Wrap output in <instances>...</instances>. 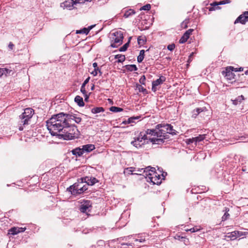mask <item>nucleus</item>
I'll return each mask as SVG.
<instances>
[{
  "label": "nucleus",
  "instance_id": "1",
  "mask_svg": "<svg viewBox=\"0 0 248 248\" xmlns=\"http://www.w3.org/2000/svg\"><path fill=\"white\" fill-rule=\"evenodd\" d=\"M66 125L67 124L63 113L53 116L46 122L47 128L51 135L57 136L59 139V135L61 134L65 125Z\"/></svg>",
  "mask_w": 248,
  "mask_h": 248
},
{
  "label": "nucleus",
  "instance_id": "2",
  "mask_svg": "<svg viewBox=\"0 0 248 248\" xmlns=\"http://www.w3.org/2000/svg\"><path fill=\"white\" fill-rule=\"evenodd\" d=\"M79 134V132L75 125L67 124L65 125L61 134L59 135L60 139L70 140L78 138Z\"/></svg>",
  "mask_w": 248,
  "mask_h": 248
},
{
  "label": "nucleus",
  "instance_id": "3",
  "mask_svg": "<svg viewBox=\"0 0 248 248\" xmlns=\"http://www.w3.org/2000/svg\"><path fill=\"white\" fill-rule=\"evenodd\" d=\"M144 172H145V177L148 182L156 185L161 184V178L155 171V168H151L150 166L146 167L145 168Z\"/></svg>",
  "mask_w": 248,
  "mask_h": 248
},
{
  "label": "nucleus",
  "instance_id": "4",
  "mask_svg": "<svg viewBox=\"0 0 248 248\" xmlns=\"http://www.w3.org/2000/svg\"><path fill=\"white\" fill-rule=\"evenodd\" d=\"M88 189V185L85 183L83 178L81 181H78L67 188V190L73 195L80 194Z\"/></svg>",
  "mask_w": 248,
  "mask_h": 248
},
{
  "label": "nucleus",
  "instance_id": "5",
  "mask_svg": "<svg viewBox=\"0 0 248 248\" xmlns=\"http://www.w3.org/2000/svg\"><path fill=\"white\" fill-rule=\"evenodd\" d=\"M110 46L112 47H117L120 46L123 41V33L121 31H115L110 34Z\"/></svg>",
  "mask_w": 248,
  "mask_h": 248
},
{
  "label": "nucleus",
  "instance_id": "6",
  "mask_svg": "<svg viewBox=\"0 0 248 248\" xmlns=\"http://www.w3.org/2000/svg\"><path fill=\"white\" fill-rule=\"evenodd\" d=\"M144 133L147 136V135H150L153 136V138H148V139L153 144H160L164 142L163 138H161L158 129L155 128L153 129H147Z\"/></svg>",
  "mask_w": 248,
  "mask_h": 248
},
{
  "label": "nucleus",
  "instance_id": "7",
  "mask_svg": "<svg viewBox=\"0 0 248 248\" xmlns=\"http://www.w3.org/2000/svg\"><path fill=\"white\" fill-rule=\"evenodd\" d=\"M34 110L31 108H26L24 109V112L20 115L19 117L21 123L23 124H28L29 120L31 119L33 114Z\"/></svg>",
  "mask_w": 248,
  "mask_h": 248
},
{
  "label": "nucleus",
  "instance_id": "8",
  "mask_svg": "<svg viewBox=\"0 0 248 248\" xmlns=\"http://www.w3.org/2000/svg\"><path fill=\"white\" fill-rule=\"evenodd\" d=\"M147 139L148 137L146 135V134L143 132H140L137 137L134 138V140L132 141L131 143L136 148H139L141 147V145L143 144L141 143V142L143 140Z\"/></svg>",
  "mask_w": 248,
  "mask_h": 248
},
{
  "label": "nucleus",
  "instance_id": "9",
  "mask_svg": "<svg viewBox=\"0 0 248 248\" xmlns=\"http://www.w3.org/2000/svg\"><path fill=\"white\" fill-rule=\"evenodd\" d=\"M64 116L66 118L67 124H73V122H75L77 124H79L81 121V118L78 117L77 114H69L64 113Z\"/></svg>",
  "mask_w": 248,
  "mask_h": 248
},
{
  "label": "nucleus",
  "instance_id": "10",
  "mask_svg": "<svg viewBox=\"0 0 248 248\" xmlns=\"http://www.w3.org/2000/svg\"><path fill=\"white\" fill-rule=\"evenodd\" d=\"M233 71L234 68L229 66L226 68L225 71H223L222 74L228 80H232L234 79L235 76L233 72Z\"/></svg>",
  "mask_w": 248,
  "mask_h": 248
},
{
  "label": "nucleus",
  "instance_id": "11",
  "mask_svg": "<svg viewBox=\"0 0 248 248\" xmlns=\"http://www.w3.org/2000/svg\"><path fill=\"white\" fill-rule=\"evenodd\" d=\"M92 207V203L91 201H85L81 202L80 211L81 212L83 213H86L87 214V213L90 211V208Z\"/></svg>",
  "mask_w": 248,
  "mask_h": 248
},
{
  "label": "nucleus",
  "instance_id": "12",
  "mask_svg": "<svg viewBox=\"0 0 248 248\" xmlns=\"http://www.w3.org/2000/svg\"><path fill=\"white\" fill-rule=\"evenodd\" d=\"M167 124H160L156 125V128L158 129L160 137L161 138H163V140L165 139L166 136L165 134L167 133L168 127L165 126Z\"/></svg>",
  "mask_w": 248,
  "mask_h": 248
},
{
  "label": "nucleus",
  "instance_id": "13",
  "mask_svg": "<svg viewBox=\"0 0 248 248\" xmlns=\"http://www.w3.org/2000/svg\"><path fill=\"white\" fill-rule=\"evenodd\" d=\"M247 22H248V11L244 12L240 15L235 20L234 24L240 22L242 24H245Z\"/></svg>",
  "mask_w": 248,
  "mask_h": 248
},
{
  "label": "nucleus",
  "instance_id": "14",
  "mask_svg": "<svg viewBox=\"0 0 248 248\" xmlns=\"http://www.w3.org/2000/svg\"><path fill=\"white\" fill-rule=\"evenodd\" d=\"M166 80V78L164 76H161L156 80L152 82V90L154 92H155L157 90L156 87L162 84Z\"/></svg>",
  "mask_w": 248,
  "mask_h": 248
},
{
  "label": "nucleus",
  "instance_id": "15",
  "mask_svg": "<svg viewBox=\"0 0 248 248\" xmlns=\"http://www.w3.org/2000/svg\"><path fill=\"white\" fill-rule=\"evenodd\" d=\"M74 5H76V3L74 0H66L61 4V6L63 8L71 10L74 8Z\"/></svg>",
  "mask_w": 248,
  "mask_h": 248
},
{
  "label": "nucleus",
  "instance_id": "16",
  "mask_svg": "<svg viewBox=\"0 0 248 248\" xmlns=\"http://www.w3.org/2000/svg\"><path fill=\"white\" fill-rule=\"evenodd\" d=\"M25 227H13L9 230V233L12 235H16L19 232H23L26 230Z\"/></svg>",
  "mask_w": 248,
  "mask_h": 248
},
{
  "label": "nucleus",
  "instance_id": "17",
  "mask_svg": "<svg viewBox=\"0 0 248 248\" xmlns=\"http://www.w3.org/2000/svg\"><path fill=\"white\" fill-rule=\"evenodd\" d=\"M83 180L85 183L88 185V186H93L98 182L97 180L94 177L90 178L89 177H86L85 178H83Z\"/></svg>",
  "mask_w": 248,
  "mask_h": 248
},
{
  "label": "nucleus",
  "instance_id": "18",
  "mask_svg": "<svg viewBox=\"0 0 248 248\" xmlns=\"http://www.w3.org/2000/svg\"><path fill=\"white\" fill-rule=\"evenodd\" d=\"M82 147L84 153H89L95 149L94 145L91 144L83 145Z\"/></svg>",
  "mask_w": 248,
  "mask_h": 248
},
{
  "label": "nucleus",
  "instance_id": "19",
  "mask_svg": "<svg viewBox=\"0 0 248 248\" xmlns=\"http://www.w3.org/2000/svg\"><path fill=\"white\" fill-rule=\"evenodd\" d=\"M72 153L73 155H75L76 156H80L84 154L83 150H82V147H78L72 151Z\"/></svg>",
  "mask_w": 248,
  "mask_h": 248
},
{
  "label": "nucleus",
  "instance_id": "20",
  "mask_svg": "<svg viewBox=\"0 0 248 248\" xmlns=\"http://www.w3.org/2000/svg\"><path fill=\"white\" fill-rule=\"evenodd\" d=\"M75 101L79 107H83L85 105L83 100V98L79 95H77L75 97Z\"/></svg>",
  "mask_w": 248,
  "mask_h": 248
},
{
  "label": "nucleus",
  "instance_id": "21",
  "mask_svg": "<svg viewBox=\"0 0 248 248\" xmlns=\"http://www.w3.org/2000/svg\"><path fill=\"white\" fill-rule=\"evenodd\" d=\"M235 231L229 232L227 235L225 236L226 239H230L232 240H233L236 239Z\"/></svg>",
  "mask_w": 248,
  "mask_h": 248
},
{
  "label": "nucleus",
  "instance_id": "22",
  "mask_svg": "<svg viewBox=\"0 0 248 248\" xmlns=\"http://www.w3.org/2000/svg\"><path fill=\"white\" fill-rule=\"evenodd\" d=\"M105 111L104 108L103 107H95L91 109L92 113L93 114H96L100 112H103Z\"/></svg>",
  "mask_w": 248,
  "mask_h": 248
},
{
  "label": "nucleus",
  "instance_id": "23",
  "mask_svg": "<svg viewBox=\"0 0 248 248\" xmlns=\"http://www.w3.org/2000/svg\"><path fill=\"white\" fill-rule=\"evenodd\" d=\"M165 126L166 127H168L167 133L170 134L172 135L177 134V132L176 131V130H175L174 129H173V126L172 125H171L170 124H169Z\"/></svg>",
  "mask_w": 248,
  "mask_h": 248
},
{
  "label": "nucleus",
  "instance_id": "24",
  "mask_svg": "<svg viewBox=\"0 0 248 248\" xmlns=\"http://www.w3.org/2000/svg\"><path fill=\"white\" fill-rule=\"evenodd\" d=\"M206 135H200L198 137H194L195 139V144L196 145L197 142H199L200 141H202L206 138Z\"/></svg>",
  "mask_w": 248,
  "mask_h": 248
},
{
  "label": "nucleus",
  "instance_id": "25",
  "mask_svg": "<svg viewBox=\"0 0 248 248\" xmlns=\"http://www.w3.org/2000/svg\"><path fill=\"white\" fill-rule=\"evenodd\" d=\"M135 12L133 9H130L128 10H126L124 15V17L125 18H127L130 16L133 15L135 14Z\"/></svg>",
  "mask_w": 248,
  "mask_h": 248
},
{
  "label": "nucleus",
  "instance_id": "26",
  "mask_svg": "<svg viewBox=\"0 0 248 248\" xmlns=\"http://www.w3.org/2000/svg\"><path fill=\"white\" fill-rule=\"evenodd\" d=\"M144 50H141L139 55L138 56L137 61L139 62H141L143 61L144 57Z\"/></svg>",
  "mask_w": 248,
  "mask_h": 248
},
{
  "label": "nucleus",
  "instance_id": "27",
  "mask_svg": "<svg viewBox=\"0 0 248 248\" xmlns=\"http://www.w3.org/2000/svg\"><path fill=\"white\" fill-rule=\"evenodd\" d=\"M115 58L118 59V62H122L125 60V56L121 54H118L115 56Z\"/></svg>",
  "mask_w": 248,
  "mask_h": 248
},
{
  "label": "nucleus",
  "instance_id": "28",
  "mask_svg": "<svg viewBox=\"0 0 248 248\" xmlns=\"http://www.w3.org/2000/svg\"><path fill=\"white\" fill-rule=\"evenodd\" d=\"M80 91L84 95L85 97V100H87L89 98V95L87 94V93L85 89V87L81 86L80 88Z\"/></svg>",
  "mask_w": 248,
  "mask_h": 248
},
{
  "label": "nucleus",
  "instance_id": "29",
  "mask_svg": "<svg viewBox=\"0 0 248 248\" xmlns=\"http://www.w3.org/2000/svg\"><path fill=\"white\" fill-rule=\"evenodd\" d=\"M136 171V168H127L124 170V173L128 174H134V172Z\"/></svg>",
  "mask_w": 248,
  "mask_h": 248
},
{
  "label": "nucleus",
  "instance_id": "30",
  "mask_svg": "<svg viewBox=\"0 0 248 248\" xmlns=\"http://www.w3.org/2000/svg\"><path fill=\"white\" fill-rule=\"evenodd\" d=\"M109 110L110 111L113 112H118L122 111L123 110V109L119 107L112 106L110 108Z\"/></svg>",
  "mask_w": 248,
  "mask_h": 248
},
{
  "label": "nucleus",
  "instance_id": "31",
  "mask_svg": "<svg viewBox=\"0 0 248 248\" xmlns=\"http://www.w3.org/2000/svg\"><path fill=\"white\" fill-rule=\"evenodd\" d=\"M126 69L128 71H131V72L137 71L138 69L136 65H134V64L127 65L126 66Z\"/></svg>",
  "mask_w": 248,
  "mask_h": 248
},
{
  "label": "nucleus",
  "instance_id": "32",
  "mask_svg": "<svg viewBox=\"0 0 248 248\" xmlns=\"http://www.w3.org/2000/svg\"><path fill=\"white\" fill-rule=\"evenodd\" d=\"M203 109L202 108H197L194 109L193 111L192 116L196 117L200 112H202Z\"/></svg>",
  "mask_w": 248,
  "mask_h": 248
},
{
  "label": "nucleus",
  "instance_id": "33",
  "mask_svg": "<svg viewBox=\"0 0 248 248\" xmlns=\"http://www.w3.org/2000/svg\"><path fill=\"white\" fill-rule=\"evenodd\" d=\"M130 40L128 41V42L125 43L124 46L121 47L119 49V51L121 52L125 51L127 50L128 47L129 46Z\"/></svg>",
  "mask_w": 248,
  "mask_h": 248
},
{
  "label": "nucleus",
  "instance_id": "34",
  "mask_svg": "<svg viewBox=\"0 0 248 248\" xmlns=\"http://www.w3.org/2000/svg\"><path fill=\"white\" fill-rule=\"evenodd\" d=\"M146 41V39L144 37L139 36L138 38V42L139 45H143Z\"/></svg>",
  "mask_w": 248,
  "mask_h": 248
},
{
  "label": "nucleus",
  "instance_id": "35",
  "mask_svg": "<svg viewBox=\"0 0 248 248\" xmlns=\"http://www.w3.org/2000/svg\"><path fill=\"white\" fill-rule=\"evenodd\" d=\"M144 169H138V170L136 169V171L134 172V174H141L145 176V172H144Z\"/></svg>",
  "mask_w": 248,
  "mask_h": 248
},
{
  "label": "nucleus",
  "instance_id": "36",
  "mask_svg": "<svg viewBox=\"0 0 248 248\" xmlns=\"http://www.w3.org/2000/svg\"><path fill=\"white\" fill-rule=\"evenodd\" d=\"M188 38H187V37L186 36V35H183L181 38H180V39L179 40V42L180 44H183V43H185L187 41V39Z\"/></svg>",
  "mask_w": 248,
  "mask_h": 248
},
{
  "label": "nucleus",
  "instance_id": "37",
  "mask_svg": "<svg viewBox=\"0 0 248 248\" xmlns=\"http://www.w3.org/2000/svg\"><path fill=\"white\" fill-rule=\"evenodd\" d=\"M89 33L87 28H84L82 30L77 31V33H82L87 34Z\"/></svg>",
  "mask_w": 248,
  "mask_h": 248
},
{
  "label": "nucleus",
  "instance_id": "38",
  "mask_svg": "<svg viewBox=\"0 0 248 248\" xmlns=\"http://www.w3.org/2000/svg\"><path fill=\"white\" fill-rule=\"evenodd\" d=\"M151 9V5L147 4L140 8V10L149 11Z\"/></svg>",
  "mask_w": 248,
  "mask_h": 248
},
{
  "label": "nucleus",
  "instance_id": "39",
  "mask_svg": "<svg viewBox=\"0 0 248 248\" xmlns=\"http://www.w3.org/2000/svg\"><path fill=\"white\" fill-rule=\"evenodd\" d=\"M235 232H236V238L239 237H240V236H245L246 234V232H240V231H235Z\"/></svg>",
  "mask_w": 248,
  "mask_h": 248
},
{
  "label": "nucleus",
  "instance_id": "40",
  "mask_svg": "<svg viewBox=\"0 0 248 248\" xmlns=\"http://www.w3.org/2000/svg\"><path fill=\"white\" fill-rule=\"evenodd\" d=\"M137 88L138 89L140 92L144 93L146 91V89H145L140 84L137 85Z\"/></svg>",
  "mask_w": 248,
  "mask_h": 248
},
{
  "label": "nucleus",
  "instance_id": "41",
  "mask_svg": "<svg viewBox=\"0 0 248 248\" xmlns=\"http://www.w3.org/2000/svg\"><path fill=\"white\" fill-rule=\"evenodd\" d=\"M189 22V19L185 20L181 24L182 27L186 29L187 27V24Z\"/></svg>",
  "mask_w": 248,
  "mask_h": 248
},
{
  "label": "nucleus",
  "instance_id": "42",
  "mask_svg": "<svg viewBox=\"0 0 248 248\" xmlns=\"http://www.w3.org/2000/svg\"><path fill=\"white\" fill-rule=\"evenodd\" d=\"M3 69L2 73H3V75L7 76V75H9L10 74V73L12 72V70H9L7 68H2Z\"/></svg>",
  "mask_w": 248,
  "mask_h": 248
},
{
  "label": "nucleus",
  "instance_id": "43",
  "mask_svg": "<svg viewBox=\"0 0 248 248\" xmlns=\"http://www.w3.org/2000/svg\"><path fill=\"white\" fill-rule=\"evenodd\" d=\"M98 71H99V72L100 73V74H102V72H101V71L100 70H99V68H95L94 69V70L91 73V74L93 76H96L97 75V72Z\"/></svg>",
  "mask_w": 248,
  "mask_h": 248
},
{
  "label": "nucleus",
  "instance_id": "44",
  "mask_svg": "<svg viewBox=\"0 0 248 248\" xmlns=\"http://www.w3.org/2000/svg\"><path fill=\"white\" fill-rule=\"evenodd\" d=\"M146 78L145 76H142L139 80L140 83L144 85L145 84Z\"/></svg>",
  "mask_w": 248,
  "mask_h": 248
},
{
  "label": "nucleus",
  "instance_id": "45",
  "mask_svg": "<svg viewBox=\"0 0 248 248\" xmlns=\"http://www.w3.org/2000/svg\"><path fill=\"white\" fill-rule=\"evenodd\" d=\"M193 142L195 143V139H194V138H192L191 139H187L186 141V143L187 144H191V143H192Z\"/></svg>",
  "mask_w": 248,
  "mask_h": 248
},
{
  "label": "nucleus",
  "instance_id": "46",
  "mask_svg": "<svg viewBox=\"0 0 248 248\" xmlns=\"http://www.w3.org/2000/svg\"><path fill=\"white\" fill-rule=\"evenodd\" d=\"M76 4L77 3H83L85 1H91V0H74Z\"/></svg>",
  "mask_w": 248,
  "mask_h": 248
},
{
  "label": "nucleus",
  "instance_id": "47",
  "mask_svg": "<svg viewBox=\"0 0 248 248\" xmlns=\"http://www.w3.org/2000/svg\"><path fill=\"white\" fill-rule=\"evenodd\" d=\"M167 48L169 50L172 51L175 48V45L174 44H170L168 46Z\"/></svg>",
  "mask_w": 248,
  "mask_h": 248
},
{
  "label": "nucleus",
  "instance_id": "48",
  "mask_svg": "<svg viewBox=\"0 0 248 248\" xmlns=\"http://www.w3.org/2000/svg\"><path fill=\"white\" fill-rule=\"evenodd\" d=\"M140 118V116H136V117H132L129 118L131 119V122L132 123H134L135 121L139 119Z\"/></svg>",
  "mask_w": 248,
  "mask_h": 248
},
{
  "label": "nucleus",
  "instance_id": "49",
  "mask_svg": "<svg viewBox=\"0 0 248 248\" xmlns=\"http://www.w3.org/2000/svg\"><path fill=\"white\" fill-rule=\"evenodd\" d=\"M89 80L90 77H88L84 80L81 86L85 87L86 85L89 82Z\"/></svg>",
  "mask_w": 248,
  "mask_h": 248
},
{
  "label": "nucleus",
  "instance_id": "50",
  "mask_svg": "<svg viewBox=\"0 0 248 248\" xmlns=\"http://www.w3.org/2000/svg\"><path fill=\"white\" fill-rule=\"evenodd\" d=\"M236 99L238 100V101L239 102V103H241V101L244 99V97L243 95H242L239 96Z\"/></svg>",
  "mask_w": 248,
  "mask_h": 248
},
{
  "label": "nucleus",
  "instance_id": "51",
  "mask_svg": "<svg viewBox=\"0 0 248 248\" xmlns=\"http://www.w3.org/2000/svg\"><path fill=\"white\" fill-rule=\"evenodd\" d=\"M231 1L230 0H223L220 2V4H224L226 3H230Z\"/></svg>",
  "mask_w": 248,
  "mask_h": 248
},
{
  "label": "nucleus",
  "instance_id": "52",
  "mask_svg": "<svg viewBox=\"0 0 248 248\" xmlns=\"http://www.w3.org/2000/svg\"><path fill=\"white\" fill-rule=\"evenodd\" d=\"M198 230H199V229H197V228H195V227H193V228H191L189 230V231L190 232H196L198 231Z\"/></svg>",
  "mask_w": 248,
  "mask_h": 248
},
{
  "label": "nucleus",
  "instance_id": "53",
  "mask_svg": "<svg viewBox=\"0 0 248 248\" xmlns=\"http://www.w3.org/2000/svg\"><path fill=\"white\" fill-rule=\"evenodd\" d=\"M131 119L130 118H128L127 120H125L123 122L124 124H132L131 122Z\"/></svg>",
  "mask_w": 248,
  "mask_h": 248
},
{
  "label": "nucleus",
  "instance_id": "54",
  "mask_svg": "<svg viewBox=\"0 0 248 248\" xmlns=\"http://www.w3.org/2000/svg\"><path fill=\"white\" fill-rule=\"evenodd\" d=\"M229 216V214L228 213H225L223 216L222 217V219L225 220L227 219L228 216Z\"/></svg>",
  "mask_w": 248,
  "mask_h": 248
},
{
  "label": "nucleus",
  "instance_id": "55",
  "mask_svg": "<svg viewBox=\"0 0 248 248\" xmlns=\"http://www.w3.org/2000/svg\"><path fill=\"white\" fill-rule=\"evenodd\" d=\"M234 71L237 72V71H243V67H240L239 68H234Z\"/></svg>",
  "mask_w": 248,
  "mask_h": 248
},
{
  "label": "nucleus",
  "instance_id": "56",
  "mask_svg": "<svg viewBox=\"0 0 248 248\" xmlns=\"http://www.w3.org/2000/svg\"><path fill=\"white\" fill-rule=\"evenodd\" d=\"M14 46V44L11 42H10L8 45V47L11 50L13 49Z\"/></svg>",
  "mask_w": 248,
  "mask_h": 248
},
{
  "label": "nucleus",
  "instance_id": "57",
  "mask_svg": "<svg viewBox=\"0 0 248 248\" xmlns=\"http://www.w3.org/2000/svg\"><path fill=\"white\" fill-rule=\"evenodd\" d=\"M193 31V29H189L187 31H186L187 33H188V34L189 35L192 34V31Z\"/></svg>",
  "mask_w": 248,
  "mask_h": 248
},
{
  "label": "nucleus",
  "instance_id": "58",
  "mask_svg": "<svg viewBox=\"0 0 248 248\" xmlns=\"http://www.w3.org/2000/svg\"><path fill=\"white\" fill-rule=\"evenodd\" d=\"M136 241H139L140 242H144L145 241V239H143V238H140V239H136L135 240Z\"/></svg>",
  "mask_w": 248,
  "mask_h": 248
},
{
  "label": "nucleus",
  "instance_id": "59",
  "mask_svg": "<svg viewBox=\"0 0 248 248\" xmlns=\"http://www.w3.org/2000/svg\"><path fill=\"white\" fill-rule=\"evenodd\" d=\"M95 26V25H91L90 26H89L88 28H87L88 31L89 32L91 30H92L94 27Z\"/></svg>",
  "mask_w": 248,
  "mask_h": 248
},
{
  "label": "nucleus",
  "instance_id": "60",
  "mask_svg": "<svg viewBox=\"0 0 248 248\" xmlns=\"http://www.w3.org/2000/svg\"><path fill=\"white\" fill-rule=\"evenodd\" d=\"M239 102L238 101V100H233V104L235 105H236L238 104Z\"/></svg>",
  "mask_w": 248,
  "mask_h": 248
},
{
  "label": "nucleus",
  "instance_id": "61",
  "mask_svg": "<svg viewBox=\"0 0 248 248\" xmlns=\"http://www.w3.org/2000/svg\"><path fill=\"white\" fill-rule=\"evenodd\" d=\"M93 67L94 68V69L98 68L97 67V64L96 62H94L93 64Z\"/></svg>",
  "mask_w": 248,
  "mask_h": 248
},
{
  "label": "nucleus",
  "instance_id": "62",
  "mask_svg": "<svg viewBox=\"0 0 248 248\" xmlns=\"http://www.w3.org/2000/svg\"><path fill=\"white\" fill-rule=\"evenodd\" d=\"M3 71V69L0 68V77L3 75V73H2Z\"/></svg>",
  "mask_w": 248,
  "mask_h": 248
},
{
  "label": "nucleus",
  "instance_id": "63",
  "mask_svg": "<svg viewBox=\"0 0 248 248\" xmlns=\"http://www.w3.org/2000/svg\"><path fill=\"white\" fill-rule=\"evenodd\" d=\"M184 34L186 35V36L187 37V38H189L190 35L189 34H188V33H187L186 31Z\"/></svg>",
  "mask_w": 248,
  "mask_h": 248
},
{
  "label": "nucleus",
  "instance_id": "64",
  "mask_svg": "<svg viewBox=\"0 0 248 248\" xmlns=\"http://www.w3.org/2000/svg\"><path fill=\"white\" fill-rule=\"evenodd\" d=\"M94 89V85H93V86L91 87V90L93 91Z\"/></svg>",
  "mask_w": 248,
  "mask_h": 248
}]
</instances>
